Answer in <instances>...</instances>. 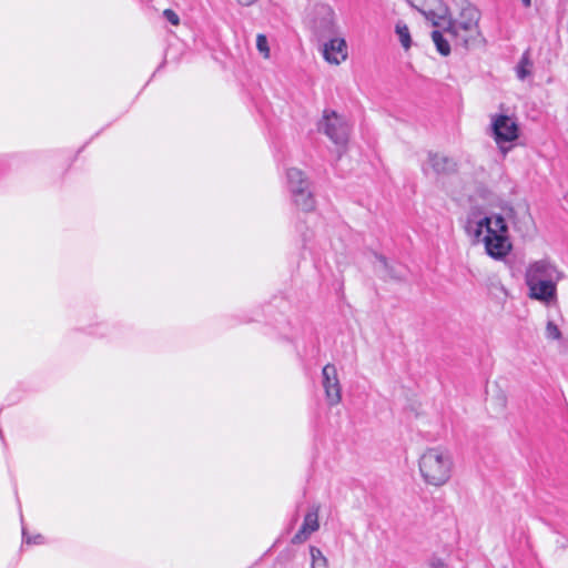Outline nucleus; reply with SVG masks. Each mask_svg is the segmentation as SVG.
Returning <instances> with one entry per match:
<instances>
[{
	"instance_id": "dca6fc26",
	"label": "nucleus",
	"mask_w": 568,
	"mask_h": 568,
	"mask_svg": "<svg viewBox=\"0 0 568 568\" xmlns=\"http://www.w3.org/2000/svg\"><path fill=\"white\" fill-rule=\"evenodd\" d=\"M546 337L549 339H559L561 337V332L554 322L547 323Z\"/></svg>"
},
{
	"instance_id": "9b49d317",
	"label": "nucleus",
	"mask_w": 568,
	"mask_h": 568,
	"mask_svg": "<svg viewBox=\"0 0 568 568\" xmlns=\"http://www.w3.org/2000/svg\"><path fill=\"white\" fill-rule=\"evenodd\" d=\"M318 511H320V507L314 506L306 513L300 530L292 538L293 544L304 542L305 540L308 539V537L313 532L318 530V528H320Z\"/></svg>"
},
{
	"instance_id": "1a4fd4ad",
	"label": "nucleus",
	"mask_w": 568,
	"mask_h": 568,
	"mask_svg": "<svg viewBox=\"0 0 568 568\" xmlns=\"http://www.w3.org/2000/svg\"><path fill=\"white\" fill-rule=\"evenodd\" d=\"M423 172L426 175L432 173L436 175H446L456 171L457 163L454 159L439 154V153H428L427 160L423 163Z\"/></svg>"
},
{
	"instance_id": "9d476101",
	"label": "nucleus",
	"mask_w": 568,
	"mask_h": 568,
	"mask_svg": "<svg viewBox=\"0 0 568 568\" xmlns=\"http://www.w3.org/2000/svg\"><path fill=\"white\" fill-rule=\"evenodd\" d=\"M323 57L331 64H339L347 58V44L344 38L335 37L324 42Z\"/></svg>"
},
{
	"instance_id": "5701e85b",
	"label": "nucleus",
	"mask_w": 568,
	"mask_h": 568,
	"mask_svg": "<svg viewBox=\"0 0 568 568\" xmlns=\"http://www.w3.org/2000/svg\"><path fill=\"white\" fill-rule=\"evenodd\" d=\"M521 2L526 8H529L531 6V0H521Z\"/></svg>"
},
{
	"instance_id": "4be33fe9",
	"label": "nucleus",
	"mask_w": 568,
	"mask_h": 568,
	"mask_svg": "<svg viewBox=\"0 0 568 568\" xmlns=\"http://www.w3.org/2000/svg\"><path fill=\"white\" fill-rule=\"evenodd\" d=\"M377 260L383 266L387 267V261L384 256H378Z\"/></svg>"
},
{
	"instance_id": "6e6552de",
	"label": "nucleus",
	"mask_w": 568,
	"mask_h": 568,
	"mask_svg": "<svg viewBox=\"0 0 568 568\" xmlns=\"http://www.w3.org/2000/svg\"><path fill=\"white\" fill-rule=\"evenodd\" d=\"M322 386L329 406H335L342 400V386L337 369L333 364H326L322 369Z\"/></svg>"
},
{
	"instance_id": "f8f14e48",
	"label": "nucleus",
	"mask_w": 568,
	"mask_h": 568,
	"mask_svg": "<svg viewBox=\"0 0 568 568\" xmlns=\"http://www.w3.org/2000/svg\"><path fill=\"white\" fill-rule=\"evenodd\" d=\"M508 217L511 220V223L514 224V227L520 232L526 233L529 230V226L531 224V216L528 213L527 210H514L510 209L508 212Z\"/></svg>"
},
{
	"instance_id": "423d86ee",
	"label": "nucleus",
	"mask_w": 568,
	"mask_h": 568,
	"mask_svg": "<svg viewBox=\"0 0 568 568\" xmlns=\"http://www.w3.org/2000/svg\"><path fill=\"white\" fill-rule=\"evenodd\" d=\"M318 131L324 133L334 144L344 148L349 138L351 124L347 119L335 111L325 110L318 122Z\"/></svg>"
},
{
	"instance_id": "0eeeda50",
	"label": "nucleus",
	"mask_w": 568,
	"mask_h": 568,
	"mask_svg": "<svg viewBox=\"0 0 568 568\" xmlns=\"http://www.w3.org/2000/svg\"><path fill=\"white\" fill-rule=\"evenodd\" d=\"M491 130L494 139L499 146H501L503 143L514 142L519 135V126L516 118L506 114L491 116Z\"/></svg>"
},
{
	"instance_id": "ddd939ff",
	"label": "nucleus",
	"mask_w": 568,
	"mask_h": 568,
	"mask_svg": "<svg viewBox=\"0 0 568 568\" xmlns=\"http://www.w3.org/2000/svg\"><path fill=\"white\" fill-rule=\"evenodd\" d=\"M311 568H328L327 558L322 550L315 546L310 547Z\"/></svg>"
},
{
	"instance_id": "f257e3e1",
	"label": "nucleus",
	"mask_w": 568,
	"mask_h": 568,
	"mask_svg": "<svg viewBox=\"0 0 568 568\" xmlns=\"http://www.w3.org/2000/svg\"><path fill=\"white\" fill-rule=\"evenodd\" d=\"M434 27L446 26L442 30L432 32L433 42L437 51L447 57L450 54V44L444 37L447 33L456 45L469 49L479 42L481 32L479 29L480 12L471 3L464 1L459 13L452 17L448 7L442 0H425L420 4H413Z\"/></svg>"
},
{
	"instance_id": "20e7f679",
	"label": "nucleus",
	"mask_w": 568,
	"mask_h": 568,
	"mask_svg": "<svg viewBox=\"0 0 568 568\" xmlns=\"http://www.w3.org/2000/svg\"><path fill=\"white\" fill-rule=\"evenodd\" d=\"M418 467L420 476L427 485L442 487L452 477L454 462L448 449L430 447L420 455Z\"/></svg>"
},
{
	"instance_id": "6ab92c4d",
	"label": "nucleus",
	"mask_w": 568,
	"mask_h": 568,
	"mask_svg": "<svg viewBox=\"0 0 568 568\" xmlns=\"http://www.w3.org/2000/svg\"><path fill=\"white\" fill-rule=\"evenodd\" d=\"M22 536H23V541L27 544L38 545V544L43 542V537L41 535L29 536L24 529L22 530Z\"/></svg>"
},
{
	"instance_id": "39448f33",
	"label": "nucleus",
	"mask_w": 568,
	"mask_h": 568,
	"mask_svg": "<svg viewBox=\"0 0 568 568\" xmlns=\"http://www.w3.org/2000/svg\"><path fill=\"white\" fill-rule=\"evenodd\" d=\"M286 182L293 203L304 212L313 211L315 199L304 172L297 168L288 169L286 171Z\"/></svg>"
},
{
	"instance_id": "2eb2a0df",
	"label": "nucleus",
	"mask_w": 568,
	"mask_h": 568,
	"mask_svg": "<svg viewBox=\"0 0 568 568\" xmlns=\"http://www.w3.org/2000/svg\"><path fill=\"white\" fill-rule=\"evenodd\" d=\"M256 48L258 50V52L263 55V58L265 59H268L270 58V47H268V41H267V38L260 33L257 34L256 37Z\"/></svg>"
},
{
	"instance_id": "aec40b11",
	"label": "nucleus",
	"mask_w": 568,
	"mask_h": 568,
	"mask_svg": "<svg viewBox=\"0 0 568 568\" xmlns=\"http://www.w3.org/2000/svg\"><path fill=\"white\" fill-rule=\"evenodd\" d=\"M424 568H447L446 564L439 558H432Z\"/></svg>"
},
{
	"instance_id": "f03ea898",
	"label": "nucleus",
	"mask_w": 568,
	"mask_h": 568,
	"mask_svg": "<svg viewBox=\"0 0 568 568\" xmlns=\"http://www.w3.org/2000/svg\"><path fill=\"white\" fill-rule=\"evenodd\" d=\"M465 230L475 243H483L486 253L495 260L504 258L511 250L507 223L499 214L471 212Z\"/></svg>"
},
{
	"instance_id": "4468645a",
	"label": "nucleus",
	"mask_w": 568,
	"mask_h": 568,
	"mask_svg": "<svg viewBox=\"0 0 568 568\" xmlns=\"http://www.w3.org/2000/svg\"><path fill=\"white\" fill-rule=\"evenodd\" d=\"M395 31L396 34L398 36L402 47L405 50H408L412 45V39L408 27L403 22H398L395 27Z\"/></svg>"
},
{
	"instance_id": "f3484780",
	"label": "nucleus",
	"mask_w": 568,
	"mask_h": 568,
	"mask_svg": "<svg viewBox=\"0 0 568 568\" xmlns=\"http://www.w3.org/2000/svg\"><path fill=\"white\" fill-rule=\"evenodd\" d=\"M163 17L172 24V26H179L180 24V17L175 11L172 9H165L163 11Z\"/></svg>"
},
{
	"instance_id": "412c9836",
	"label": "nucleus",
	"mask_w": 568,
	"mask_h": 568,
	"mask_svg": "<svg viewBox=\"0 0 568 568\" xmlns=\"http://www.w3.org/2000/svg\"><path fill=\"white\" fill-rule=\"evenodd\" d=\"M242 6H251L253 4L256 0H236Z\"/></svg>"
},
{
	"instance_id": "a211bd4d",
	"label": "nucleus",
	"mask_w": 568,
	"mask_h": 568,
	"mask_svg": "<svg viewBox=\"0 0 568 568\" xmlns=\"http://www.w3.org/2000/svg\"><path fill=\"white\" fill-rule=\"evenodd\" d=\"M528 64H529L528 59L524 57L517 68V75L519 79H521V80L525 79L526 75L529 73V71L527 70Z\"/></svg>"
},
{
	"instance_id": "7ed1b4c3",
	"label": "nucleus",
	"mask_w": 568,
	"mask_h": 568,
	"mask_svg": "<svg viewBox=\"0 0 568 568\" xmlns=\"http://www.w3.org/2000/svg\"><path fill=\"white\" fill-rule=\"evenodd\" d=\"M560 278L561 273L548 260H539L529 264L525 274L529 296L546 304L555 301L557 283Z\"/></svg>"
}]
</instances>
